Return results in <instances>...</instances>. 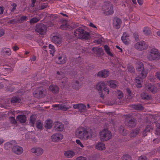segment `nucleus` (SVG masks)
<instances>
[{"label":"nucleus","instance_id":"obj_1","mask_svg":"<svg viewBox=\"0 0 160 160\" xmlns=\"http://www.w3.org/2000/svg\"><path fill=\"white\" fill-rule=\"evenodd\" d=\"M76 134L83 140H87L92 138V131L91 129H87L83 127H80L77 129Z\"/></svg>","mask_w":160,"mask_h":160},{"label":"nucleus","instance_id":"obj_2","mask_svg":"<svg viewBox=\"0 0 160 160\" xmlns=\"http://www.w3.org/2000/svg\"><path fill=\"white\" fill-rule=\"evenodd\" d=\"M74 34L77 38L82 39H88L89 37V33L81 27L78 28L75 30Z\"/></svg>","mask_w":160,"mask_h":160},{"label":"nucleus","instance_id":"obj_3","mask_svg":"<svg viewBox=\"0 0 160 160\" xmlns=\"http://www.w3.org/2000/svg\"><path fill=\"white\" fill-rule=\"evenodd\" d=\"M113 5L109 1L105 2L102 8L103 13L107 15H112L113 13Z\"/></svg>","mask_w":160,"mask_h":160},{"label":"nucleus","instance_id":"obj_4","mask_svg":"<svg viewBox=\"0 0 160 160\" xmlns=\"http://www.w3.org/2000/svg\"><path fill=\"white\" fill-rule=\"evenodd\" d=\"M111 132L108 130L105 129L100 132V137L101 141H106L110 139L112 137Z\"/></svg>","mask_w":160,"mask_h":160},{"label":"nucleus","instance_id":"obj_5","mask_svg":"<svg viewBox=\"0 0 160 160\" xmlns=\"http://www.w3.org/2000/svg\"><path fill=\"white\" fill-rule=\"evenodd\" d=\"M136 69L139 72L142 78H146L148 74V71L144 69L143 64L142 62L138 61L137 62Z\"/></svg>","mask_w":160,"mask_h":160},{"label":"nucleus","instance_id":"obj_6","mask_svg":"<svg viewBox=\"0 0 160 160\" xmlns=\"http://www.w3.org/2000/svg\"><path fill=\"white\" fill-rule=\"evenodd\" d=\"M148 58L151 61L158 60L160 58V54L157 49L152 48L151 50L150 54L148 56Z\"/></svg>","mask_w":160,"mask_h":160},{"label":"nucleus","instance_id":"obj_7","mask_svg":"<svg viewBox=\"0 0 160 160\" xmlns=\"http://www.w3.org/2000/svg\"><path fill=\"white\" fill-rule=\"evenodd\" d=\"M46 94V91L45 89L41 88H37L33 92L34 97L37 98L44 97Z\"/></svg>","mask_w":160,"mask_h":160},{"label":"nucleus","instance_id":"obj_8","mask_svg":"<svg viewBox=\"0 0 160 160\" xmlns=\"http://www.w3.org/2000/svg\"><path fill=\"white\" fill-rule=\"evenodd\" d=\"M134 48L139 51L146 50L148 48L147 43L143 41L137 42L134 45Z\"/></svg>","mask_w":160,"mask_h":160},{"label":"nucleus","instance_id":"obj_9","mask_svg":"<svg viewBox=\"0 0 160 160\" xmlns=\"http://www.w3.org/2000/svg\"><path fill=\"white\" fill-rule=\"evenodd\" d=\"M51 41L56 44H61L62 39L61 35L58 33H53L51 35Z\"/></svg>","mask_w":160,"mask_h":160},{"label":"nucleus","instance_id":"obj_10","mask_svg":"<svg viewBox=\"0 0 160 160\" xmlns=\"http://www.w3.org/2000/svg\"><path fill=\"white\" fill-rule=\"evenodd\" d=\"M46 30V26L42 23L37 24L36 26V31L41 35L44 34L45 33Z\"/></svg>","mask_w":160,"mask_h":160},{"label":"nucleus","instance_id":"obj_11","mask_svg":"<svg viewBox=\"0 0 160 160\" xmlns=\"http://www.w3.org/2000/svg\"><path fill=\"white\" fill-rule=\"evenodd\" d=\"M105 86V84L104 82H101L98 83L96 85L97 89L98 90L100 97L102 99L104 98V95L102 93V88L103 89Z\"/></svg>","mask_w":160,"mask_h":160},{"label":"nucleus","instance_id":"obj_12","mask_svg":"<svg viewBox=\"0 0 160 160\" xmlns=\"http://www.w3.org/2000/svg\"><path fill=\"white\" fill-rule=\"evenodd\" d=\"M125 122L126 125L131 128L135 127L137 124V120L134 118H126Z\"/></svg>","mask_w":160,"mask_h":160},{"label":"nucleus","instance_id":"obj_13","mask_svg":"<svg viewBox=\"0 0 160 160\" xmlns=\"http://www.w3.org/2000/svg\"><path fill=\"white\" fill-rule=\"evenodd\" d=\"M52 107L54 108H58V109L62 110L63 111H66L71 108V107L67 104L63 103L53 105Z\"/></svg>","mask_w":160,"mask_h":160},{"label":"nucleus","instance_id":"obj_14","mask_svg":"<svg viewBox=\"0 0 160 160\" xmlns=\"http://www.w3.org/2000/svg\"><path fill=\"white\" fill-rule=\"evenodd\" d=\"M73 108L74 109H78V111L81 113L85 112L87 111L86 106L82 103L74 104Z\"/></svg>","mask_w":160,"mask_h":160},{"label":"nucleus","instance_id":"obj_15","mask_svg":"<svg viewBox=\"0 0 160 160\" xmlns=\"http://www.w3.org/2000/svg\"><path fill=\"white\" fill-rule=\"evenodd\" d=\"M145 88L146 90L147 91L151 92L153 93H155L157 91V88L151 83H146Z\"/></svg>","mask_w":160,"mask_h":160},{"label":"nucleus","instance_id":"obj_16","mask_svg":"<svg viewBox=\"0 0 160 160\" xmlns=\"http://www.w3.org/2000/svg\"><path fill=\"white\" fill-rule=\"evenodd\" d=\"M57 62L59 64H63L65 63L67 60V57L65 54L62 53L59 55L57 58Z\"/></svg>","mask_w":160,"mask_h":160},{"label":"nucleus","instance_id":"obj_17","mask_svg":"<svg viewBox=\"0 0 160 160\" xmlns=\"http://www.w3.org/2000/svg\"><path fill=\"white\" fill-rule=\"evenodd\" d=\"M113 21V27L117 29L119 28L122 22V20L121 19L116 17L114 18Z\"/></svg>","mask_w":160,"mask_h":160},{"label":"nucleus","instance_id":"obj_18","mask_svg":"<svg viewBox=\"0 0 160 160\" xmlns=\"http://www.w3.org/2000/svg\"><path fill=\"white\" fill-rule=\"evenodd\" d=\"M54 128L57 131H62L64 128V125L59 122H54Z\"/></svg>","mask_w":160,"mask_h":160},{"label":"nucleus","instance_id":"obj_19","mask_svg":"<svg viewBox=\"0 0 160 160\" xmlns=\"http://www.w3.org/2000/svg\"><path fill=\"white\" fill-rule=\"evenodd\" d=\"M31 151L37 156L41 155L43 152V149L40 148H33L31 149Z\"/></svg>","mask_w":160,"mask_h":160},{"label":"nucleus","instance_id":"obj_20","mask_svg":"<svg viewBox=\"0 0 160 160\" xmlns=\"http://www.w3.org/2000/svg\"><path fill=\"white\" fill-rule=\"evenodd\" d=\"M12 151L17 155H20L23 151L22 148L18 146H15L12 149Z\"/></svg>","mask_w":160,"mask_h":160},{"label":"nucleus","instance_id":"obj_21","mask_svg":"<svg viewBox=\"0 0 160 160\" xmlns=\"http://www.w3.org/2000/svg\"><path fill=\"white\" fill-rule=\"evenodd\" d=\"M109 75V71L106 70H101L98 73V76L102 78H105L108 77Z\"/></svg>","mask_w":160,"mask_h":160},{"label":"nucleus","instance_id":"obj_22","mask_svg":"<svg viewBox=\"0 0 160 160\" xmlns=\"http://www.w3.org/2000/svg\"><path fill=\"white\" fill-rule=\"evenodd\" d=\"M129 34L126 32L123 33V35L121 37V39L123 43L125 44L128 45L129 43Z\"/></svg>","mask_w":160,"mask_h":160},{"label":"nucleus","instance_id":"obj_23","mask_svg":"<svg viewBox=\"0 0 160 160\" xmlns=\"http://www.w3.org/2000/svg\"><path fill=\"white\" fill-rule=\"evenodd\" d=\"M63 138V135L61 134H55L51 137L52 140L54 142L59 141Z\"/></svg>","mask_w":160,"mask_h":160},{"label":"nucleus","instance_id":"obj_24","mask_svg":"<svg viewBox=\"0 0 160 160\" xmlns=\"http://www.w3.org/2000/svg\"><path fill=\"white\" fill-rule=\"evenodd\" d=\"M49 89L53 93L57 94L59 91V88L58 86L55 85H51L49 86Z\"/></svg>","mask_w":160,"mask_h":160},{"label":"nucleus","instance_id":"obj_25","mask_svg":"<svg viewBox=\"0 0 160 160\" xmlns=\"http://www.w3.org/2000/svg\"><path fill=\"white\" fill-rule=\"evenodd\" d=\"M1 54L2 55L10 56L11 53V51L9 48H2L1 52Z\"/></svg>","mask_w":160,"mask_h":160},{"label":"nucleus","instance_id":"obj_26","mask_svg":"<svg viewBox=\"0 0 160 160\" xmlns=\"http://www.w3.org/2000/svg\"><path fill=\"white\" fill-rule=\"evenodd\" d=\"M64 155L67 158H71L75 156V153L73 151L69 150L64 152Z\"/></svg>","mask_w":160,"mask_h":160},{"label":"nucleus","instance_id":"obj_27","mask_svg":"<svg viewBox=\"0 0 160 160\" xmlns=\"http://www.w3.org/2000/svg\"><path fill=\"white\" fill-rule=\"evenodd\" d=\"M136 82L137 83V87L138 88H140L142 87V83L143 82L142 79L139 77H137L135 79Z\"/></svg>","mask_w":160,"mask_h":160},{"label":"nucleus","instance_id":"obj_28","mask_svg":"<svg viewBox=\"0 0 160 160\" xmlns=\"http://www.w3.org/2000/svg\"><path fill=\"white\" fill-rule=\"evenodd\" d=\"M140 129L139 128H135L132 130L130 132L129 136L131 137H135L139 133Z\"/></svg>","mask_w":160,"mask_h":160},{"label":"nucleus","instance_id":"obj_29","mask_svg":"<svg viewBox=\"0 0 160 160\" xmlns=\"http://www.w3.org/2000/svg\"><path fill=\"white\" fill-rule=\"evenodd\" d=\"M17 119L20 123H24L26 121V118L24 115H20L17 116Z\"/></svg>","mask_w":160,"mask_h":160},{"label":"nucleus","instance_id":"obj_30","mask_svg":"<svg viewBox=\"0 0 160 160\" xmlns=\"http://www.w3.org/2000/svg\"><path fill=\"white\" fill-rule=\"evenodd\" d=\"M95 148L99 150H103L105 149V145L102 142H98L95 146Z\"/></svg>","mask_w":160,"mask_h":160},{"label":"nucleus","instance_id":"obj_31","mask_svg":"<svg viewBox=\"0 0 160 160\" xmlns=\"http://www.w3.org/2000/svg\"><path fill=\"white\" fill-rule=\"evenodd\" d=\"M141 96L143 100H149L151 98V97L149 95V94L145 92H143L141 93Z\"/></svg>","mask_w":160,"mask_h":160},{"label":"nucleus","instance_id":"obj_32","mask_svg":"<svg viewBox=\"0 0 160 160\" xmlns=\"http://www.w3.org/2000/svg\"><path fill=\"white\" fill-rule=\"evenodd\" d=\"M68 79L66 78H64L62 81V82L60 83V86L61 87L63 88L68 85Z\"/></svg>","mask_w":160,"mask_h":160},{"label":"nucleus","instance_id":"obj_33","mask_svg":"<svg viewBox=\"0 0 160 160\" xmlns=\"http://www.w3.org/2000/svg\"><path fill=\"white\" fill-rule=\"evenodd\" d=\"M107 83L111 88H113L116 87L117 83V81L114 80L108 81Z\"/></svg>","mask_w":160,"mask_h":160},{"label":"nucleus","instance_id":"obj_34","mask_svg":"<svg viewBox=\"0 0 160 160\" xmlns=\"http://www.w3.org/2000/svg\"><path fill=\"white\" fill-rule=\"evenodd\" d=\"M52 122L51 120L48 119L45 122V127L48 129L51 128L52 127Z\"/></svg>","mask_w":160,"mask_h":160},{"label":"nucleus","instance_id":"obj_35","mask_svg":"<svg viewBox=\"0 0 160 160\" xmlns=\"http://www.w3.org/2000/svg\"><path fill=\"white\" fill-rule=\"evenodd\" d=\"M118 130L120 133L123 136H126L128 134L127 130L125 129L124 128L123 126H121L119 127Z\"/></svg>","mask_w":160,"mask_h":160},{"label":"nucleus","instance_id":"obj_36","mask_svg":"<svg viewBox=\"0 0 160 160\" xmlns=\"http://www.w3.org/2000/svg\"><path fill=\"white\" fill-rule=\"evenodd\" d=\"M13 142V141H11L10 142H8L5 143L4 145V147L5 149L6 150H9L12 148Z\"/></svg>","mask_w":160,"mask_h":160},{"label":"nucleus","instance_id":"obj_37","mask_svg":"<svg viewBox=\"0 0 160 160\" xmlns=\"http://www.w3.org/2000/svg\"><path fill=\"white\" fill-rule=\"evenodd\" d=\"M36 116L35 115H32L30 118V122L32 126H33L36 121Z\"/></svg>","mask_w":160,"mask_h":160},{"label":"nucleus","instance_id":"obj_38","mask_svg":"<svg viewBox=\"0 0 160 160\" xmlns=\"http://www.w3.org/2000/svg\"><path fill=\"white\" fill-rule=\"evenodd\" d=\"M132 108L136 110H143L144 108L141 104H133L132 105Z\"/></svg>","mask_w":160,"mask_h":160},{"label":"nucleus","instance_id":"obj_39","mask_svg":"<svg viewBox=\"0 0 160 160\" xmlns=\"http://www.w3.org/2000/svg\"><path fill=\"white\" fill-rule=\"evenodd\" d=\"M21 101V99L17 97H13L11 100V102L13 104L19 103Z\"/></svg>","mask_w":160,"mask_h":160},{"label":"nucleus","instance_id":"obj_40","mask_svg":"<svg viewBox=\"0 0 160 160\" xmlns=\"http://www.w3.org/2000/svg\"><path fill=\"white\" fill-rule=\"evenodd\" d=\"M104 50L110 56L112 57L113 55V54L110 51V50L108 46L107 45H105L104 46Z\"/></svg>","mask_w":160,"mask_h":160},{"label":"nucleus","instance_id":"obj_41","mask_svg":"<svg viewBox=\"0 0 160 160\" xmlns=\"http://www.w3.org/2000/svg\"><path fill=\"white\" fill-rule=\"evenodd\" d=\"M49 48L50 49V54H52V56H53L55 51L54 46L51 44H49Z\"/></svg>","mask_w":160,"mask_h":160},{"label":"nucleus","instance_id":"obj_42","mask_svg":"<svg viewBox=\"0 0 160 160\" xmlns=\"http://www.w3.org/2000/svg\"><path fill=\"white\" fill-rule=\"evenodd\" d=\"M72 87L73 88L76 90L78 89L80 87L79 82L77 80L75 82H73Z\"/></svg>","mask_w":160,"mask_h":160},{"label":"nucleus","instance_id":"obj_43","mask_svg":"<svg viewBox=\"0 0 160 160\" xmlns=\"http://www.w3.org/2000/svg\"><path fill=\"white\" fill-rule=\"evenodd\" d=\"M143 32L146 35H149L151 32V30L148 27L144 28L143 30Z\"/></svg>","mask_w":160,"mask_h":160},{"label":"nucleus","instance_id":"obj_44","mask_svg":"<svg viewBox=\"0 0 160 160\" xmlns=\"http://www.w3.org/2000/svg\"><path fill=\"white\" fill-rule=\"evenodd\" d=\"M57 75L56 77L58 79H60L61 78H62L64 76L63 73L62 72L57 71Z\"/></svg>","mask_w":160,"mask_h":160},{"label":"nucleus","instance_id":"obj_45","mask_svg":"<svg viewBox=\"0 0 160 160\" xmlns=\"http://www.w3.org/2000/svg\"><path fill=\"white\" fill-rule=\"evenodd\" d=\"M40 20L39 18L34 17L32 18L30 21V23L31 24L37 22Z\"/></svg>","mask_w":160,"mask_h":160},{"label":"nucleus","instance_id":"obj_46","mask_svg":"<svg viewBox=\"0 0 160 160\" xmlns=\"http://www.w3.org/2000/svg\"><path fill=\"white\" fill-rule=\"evenodd\" d=\"M102 50V49L98 47H94L92 49V51L97 53H98L100 52Z\"/></svg>","mask_w":160,"mask_h":160},{"label":"nucleus","instance_id":"obj_47","mask_svg":"<svg viewBox=\"0 0 160 160\" xmlns=\"http://www.w3.org/2000/svg\"><path fill=\"white\" fill-rule=\"evenodd\" d=\"M121 160H131V158L129 155L125 154L122 156Z\"/></svg>","mask_w":160,"mask_h":160},{"label":"nucleus","instance_id":"obj_48","mask_svg":"<svg viewBox=\"0 0 160 160\" xmlns=\"http://www.w3.org/2000/svg\"><path fill=\"white\" fill-rule=\"evenodd\" d=\"M28 19V17L26 16H22L18 20L20 23L23 22L25 21H27Z\"/></svg>","mask_w":160,"mask_h":160},{"label":"nucleus","instance_id":"obj_49","mask_svg":"<svg viewBox=\"0 0 160 160\" xmlns=\"http://www.w3.org/2000/svg\"><path fill=\"white\" fill-rule=\"evenodd\" d=\"M36 127L37 128L39 129H41L42 128V124L40 121H37L36 122Z\"/></svg>","mask_w":160,"mask_h":160},{"label":"nucleus","instance_id":"obj_50","mask_svg":"<svg viewBox=\"0 0 160 160\" xmlns=\"http://www.w3.org/2000/svg\"><path fill=\"white\" fill-rule=\"evenodd\" d=\"M157 128L156 130L155 134L157 135H158L160 134V124L158 123L156 125Z\"/></svg>","mask_w":160,"mask_h":160},{"label":"nucleus","instance_id":"obj_51","mask_svg":"<svg viewBox=\"0 0 160 160\" xmlns=\"http://www.w3.org/2000/svg\"><path fill=\"white\" fill-rule=\"evenodd\" d=\"M9 120H10V122L12 124H16L17 123V121L15 119V118L14 117H9Z\"/></svg>","mask_w":160,"mask_h":160},{"label":"nucleus","instance_id":"obj_52","mask_svg":"<svg viewBox=\"0 0 160 160\" xmlns=\"http://www.w3.org/2000/svg\"><path fill=\"white\" fill-rule=\"evenodd\" d=\"M68 28V25L67 24H62L60 27V28L62 30H67Z\"/></svg>","mask_w":160,"mask_h":160},{"label":"nucleus","instance_id":"obj_53","mask_svg":"<svg viewBox=\"0 0 160 160\" xmlns=\"http://www.w3.org/2000/svg\"><path fill=\"white\" fill-rule=\"evenodd\" d=\"M118 98L119 99H122L123 97V93L121 91H118L117 93Z\"/></svg>","mask_w":160,"mask_h":160},{"label":"nucleus","instance_id":"obj_54","mask_svg":"<svg viewBox=\"0 0 160 160\" xmlns=\"http://www.w3.org/2000/svg\"><path fill=\"white\" fill-rule=\"evenodd\" d=\"M48 7V3H44L41 5L40 8L41 10H43L47 8Z\"/></svg>","mask_w":160,"mask_h":160},{"label":"nucleus","instance_id":"obj_55","mask_svg":"<svg viewBox=\"0 0 160 160\" xmlns=\"http://www.w3.org/2000/svg\"><path fill=\"white\" fill-rule=\"evenodd\" d=\"M133 36L135 38V39L136 41H138L139 40V36L138 35V32H135L133 34Z\"/></svg>","mask_w":160,"mask_h":160},{"label":"nucleus","instance_id":"obj_56","mask_svg":"<svg viewBox=\"0 0 160 160\" xmlns=\"http://www.w3.org/2000/svg\"><path fill=\"white\" fill-rule=\"evenodd\" d=\"M11 5L13 7V8L11 9L10 11L11 12H14L16 9V7H17V5L16 3H13Z\"/></svg>","mask_w":160,"mask_h":160},{"label":"nucleus","instance_id":"obj_57","mask_svg":"<svg viewBox=\"0 0 160 160\" xmlns=\"http://www.w3.org/2000/svg\"><path fill=\"white\" fill-rule=\"evenodd\" d=\"M128 71L130 72H133L134 71V68L132 66H129L128 67Z\"/></svg>","mask_w":160,"mask_h":160},{"label":"nucleus","instance_id":"obj_58","mask_svg":"<svg viewBox=\"0 0 160 160\" xmlns=\"http://www.w3.org/2000/svg\"><path fill=\"white\" fill-rule=\"evenodd\" d=\"M17 22V21L16 19H12L9 20V22L11 24H14L16 23Z\"/></svg>","mask_w":160,"mask_h":160},{"label":"nucleus","instance_id":"obj_59","mask_svg":"<svg viewBox=\"0 0 160 160\" xmlns=\"http://www.w3.org/2000/svg\"><path fill=\"white\" fill-rule=\"evenodd\" d=\"M76 142L78 144V145H80L81 147L82 148L84 147V146L83 145V144L82 143L80 140H77Z\"/></svg>","mask_w":160,"mask_h":160},{"label":"nucleus","instance_id":"obj_60","mask_svg":"<svg viewBox=\"0 0 160 160\" xmlns=\"http://www.w3.org/2000/svg\"><path fill=\"white\" fill-rule=\"evenodd\" d=\"M87 158L82 156H79L77 158L76 160H87Z\"/></svg>","mask_w":160,"mask_h":160},{"label":"nucleus","instance_id":"obj_61","mask_svg":"<svg viewBox=\"0 0 160 160\" xmlns=\"http://www.w3.org/2000/svg\"><path fill=\"white\" fill-rule=\"evenodd\" d=\"M151 129V128L149 125H148L146 128L145 130L147 132H149L150 131V130Z\"/></svg>","mask_w":160,"mask_h":160},{"label":"nucleus","instance_id":"obj_62","mask_svg":"<svg viewBox=\"0 0 160 160\" xmlns=\"http://www.w3.org/2000/svg\"><path fill=\"white\" fill-rule=\"evenodd\" d=\"M138 160H147V158L145 156H141L139 157Z\"/></svg>","mask_w":160,"mask_h":160},{"label":"nucleus","instance_id":"obj_63","mask_svg":"<svg viewBox=\"0 0 160 160\" xmlns=\"http://www.w3.org/2000/svg\"><path fill=\"white\" fill-rule=\"evenodd\" d=\"M5 34V31L3 29H0V37L2 36Z\"/></svg>","mask_w":160,"mask_h":160},{"label":"nucleus","instance_id":"obj_64","mask_svg":"<svg viewBox=\"0 0 160 160\" xmlns=\"http://www.w3.org/2000/svg\"><path fill=\"white\" fill-rule=\"evenodd\" d=\"M156 76L157 78L159 80H160V72H157L156 73Z\"/></svg>","mask_w":160,"mask_h":160}]
</instances>
